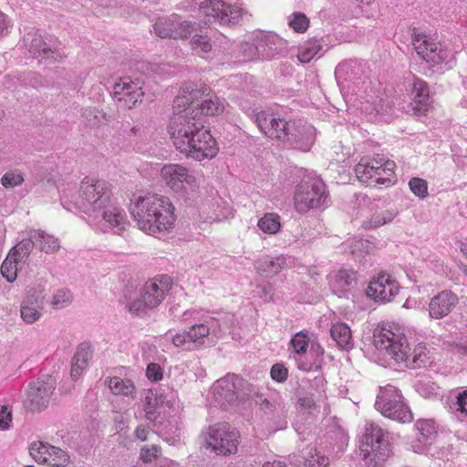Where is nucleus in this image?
<instances>
[{"mask_svg": "<svg viewBox=\"0 0 467 467\" xmlns=\"http://www.w3.org/2000/svg\"><path fill=\"white\" fill-rule=\"evenodd\" d=\"M59 192L62 206L82 214L98 231L120 234L129 226L125 210L112 197L109 183L103 180L86 177L79 186L67 183Z\"/></svg>", "mask_w": 467, "mask_h": 467, "instance_id": "nucleus-1", "label": "nucleus"}, {"mask_svg": "<svg viewBox=\"0 0 467 467\" xmlns=\"http://www.w3.org/2000/svg\"><path fill=\"white\" fill-rule=\"evenodd\" d=\"M130 212L140 231L160 239L173 231L177 219L170 198L153 192L134 194L130 199Z\"/></svg>", "mask_w": 467, "mask_h": 467, "instance_id": "nucleus-2", "label": "nucleus"}, {"mask_svg": "<svg viewBox=\"0 0 467 467\" xmlns=\"http://www.w3.org/2000/svg\"><path fill=\"white\" fill-rule=\"evenodd\" d=\"M255 121L265 136L282 142L285 146L306 152L314 144L316 130L306 121H286L270 109L257 112Z\"/></svg>", "mask_w": 467, "mask_h": 467, "instance_id": "nucleus-3", "label": "nucleus"}, {"mask_svg": "<svg viewBox=\"0 0 467 467\" xmlns=\"http://www.w3.org/2000/svg\"><path fill=\"white\" fill-rule=\"evenodd\" d=\"M375 348L388 355L398 364L415 368L426 366L430 360V351L425 345L419 344L411 351L402 329L393 324L378 327L373 334Z\"/></svg>", "mask_w": 467, "mask_h": 467, "instance_id": "nucleus-4", "label": "nucleus"}, {"mask_svg": "<svg viewBox=\"0 0 467 467\" xmlns=\"http://www.w3.org/2000/svg\"><path fill=\"white\" fill-rule=\"evenodd\" d=\"M183 321L192 323L187 331L171 335V340L175 347L186 348H201L213 344L229 328L226 321L212 316L202 309H190L183 313Z\"/></svg>", "mask_w": 467, "mask_h": 467, "instance_id": "nucleus-5", "label": "nucleus"}, {"mask_svg": "<svg viewBox=\"0 0 467 467\" xmlns=\"http://www.w3.org/2000/svg\"><path fill=\"white\" fill-rule=\"evenodd\" d=\"M195 108L194 103L182 108H175L173 104L174 113L167 126V132L172 145L185 156L195 140V134L205 124L201 114L194 113Z\"/></svg>", "mask_w": 467, "mask_h": 467, "instance_id": "nucleus-6", "label": "nucleus"}, {"mask_svg": "<svg viewBox=\"0 0 467 467\" xmlns=\"http://www.w3.org/2000/svg\"><path fill=\"white\" fill-rule=\"evenodd\" d=\"M411 43L419 57L432 72L442 74L454 67V52L434 36L414 29Z\"/></svg>", "mask_w": 467, "mask_h": 467, "instance_id": "nucleus-7", "label": "nucleus"}, {"mask_svg": "<svg viewBox=\"0 0 467 467\" xmlns=\"http://www.w3.org/2000/svg\"><path fill=\"white\" fill-rule=\"evenodd\" d=\"M160 176L165 185L184 201L198 203L202 194L200 179L186 166L165 164L160 170Z\"/></svg>", "mask_w": 467, "mask_h": 467, "instance_id": "nucleus-8", "label": "nucleus"}, {"mask_svg": "<svg viewBox=\"0 0 467 467\" xmlns=\"http://www.w3.org/2000/svg\"><path fill=\"white\" fill-rule=\"evenodd\" d=\"M195 112L204 116H213L223 110V101L213 93L209 87L201 85L199 88L192 83L185 84L181 88L180 94L174 99L175 108L186 107L193 104Z\"/></svg>", "mask_w": 467, "mask_h": 467, "instance_id": "nucleus-9", "label": "nucleus"}, {"mask_svg": "<svg viewBox=\"0 0 467 467\" xmlns=\"http://www.w3.org/2000/svg\"><path fill=\"white\" fill-rule=\"evenodd\" d=\"M361 451L368 467H381L392 453L389 433L374 422H367Z\"/></svg>", "mask_w": 467, "mask_h": 467, "instance_id": "nucleus-10", "label": "nucleus"}, {"mask_svg": "<svg viewBox=\"0 0 467 467\" xmlns=\"http://www.w3.org/2000/svg\"><path fill=\"white\" fill-rule=\"evenodd\" d=\"M393 161L377 155L372 159H362L355 167L358 180L369 186H389L394 182Z\"/></svg>", "mask_w": 467, "mask_h": 467, "instance_id": "nucleus-11", "label": "nucleus"}, {"mask_svg": "<svg viewBox=\"0 0 467 467\" xmlns=\"http://www.w3.org/2000/svg\"><path fill=\"white\" fill-rule=\"evenodd\" d=\"M295 208L300 213L327 205L326 185L318 177H308L297 185L294 195Z\"/></svg>", "mask_w": 467, "mask_h": 467, "instance_id": "nucleus-12", "label": "nucleus"}, {"mask_svg": "<svg viewBox=\"0 0 467 467\" xmlns=\"http://www.w3.org/2000/svg\"><path fill=\"white\" fill-rule=\"evenodd\" d=\"M261 418L257 423L258 433L265 437L286 428V409L277 396L264 399L260 403Z\"/></svg>", "mask_w": 467, "mask_h": 467, "instance_id": "nucleus-13", "label": "nucleus"}, {"mask_svg": "<svg viewBox=\"0 0 467 467\" xmlns=\"http://www.w3.org/2000/svg\"><path fill=\"white\" fill-rule=\"evenodd\" d=\"M239 432L226 422L210 426L204 434L207 448L221 456L235 454L239 445Z\"/></svg>", "mask_w": 467, "mask_h": 467, "instance_id": "nucleus-14", "label": "nucleus"}, {"mask_svg": "<svg viewBox=\"0 0 467 467\" xmlns=\"http://www.w3.org/2000/svg\"><path fill=\"white\" fill-rule=\"evenodd\" d=\"M375 407L382 415L397 421L406 423L412 420L410 408L404 403L399 389L392 385L380 388Z\"/></svg>", "mask_w": 467, "mask_h": 467, "instance_id": "nucleus-15", "label": "nucleus"}, {"mask_svg": "<svg viewBox=\"0 0 467 467\" xmlns=\"http://www.w3.org/2000/svg\"><path fill=\"white\" fill-rule=\"evenodd\" d=\"M199 15L206 19L205 24L211 18L218 20L222 24L238 23L244 15V10L238 5H230L227 0H196Z\"/></svg>", "mask_w": 467, "mask_h": 467, "instance_id": "nucleus-16", "label": "nucleus"}, {"mask_svg": "<svg viewBox=\"0 0 467 467\" xmlns=\"http://www.w3.org/2000/svg\"><path fill=\"white\" fill-rule=\"evenodd\" d=\"M243 379L234 374H227L216 380L211 387L207 400L210 406L226 409L238 399Z\"/></svg>", "mask_w": 467, "mask_h": 467, "instance_id": "nucleus-17", "label": "nucleus"}, {"mask_svg": "<svg viewBox=\"0 0 467 467\" xmlns=\"http://www.w3.org/2000/svg\"><path fill=\"white\" fill-rule=\"evenodd\" d=\"M154 33L161 38L183 39L193 30V24L178 15L159 17L153 25Z\"/></svg>", "mask_w": 467, "mask_h": 467, "instance_id": "nucleus-18", "label": "nucleus"}, {"mask_svg": "<svg viewBox=\"0 0 467 467\" xmlns=\"http://www.w3.org/2000/svg\"><path fill=\"white\" fill-rule=\"evenodd\" d=\"M260 60L278 58L285 53L287 41L273 31L254 32Z\"/></svg>", "mask_w": 467, "mask_h": 467, "instance_id": "nucleus-19", "label": "nucleus"}, {"mask_svg": "<svg viewBox=\"0 0 467 467\" xmlns=\"http://www.w3.org/2000/svg\"><path fill=\"white\" fill-rule=\"evenodd\" d=\"M56 387V379L51 376H44L28 385L26 403L31 410H42L49 403Z\"/></svg>", "mask_w": 467, "mask_h": 467, "instance_id": "nucleus-20", "label": "nucleus"}, {"mask_svg": "<svg viewBox=\"0 0 467 467\" xmlns=\"http://www.w3.org/2000/svg\"><path fill=\"white\" fill-rule=\"evenodd\" d=\"M29 452L34 461L39 464L64 467L69 462V456L65 451L42 441L32 443Z\"/></svg>", "mask_w": 467, "mask_h": 467, "instance_id": "nucleus-21", "label": "nucleus"}, {"mask_svg": "<svg viewBox=\"0 0 467 467\" xmlns=\"http://www.w3.org/2000/svg\"><path fill=\"white\" fill-rule=\"evenodd\" d=\"M218 151V144L204 124L203 128L195 134V140L192 143L186 157L196 161H209L213 159Z\"/></svg>", "mask_w": 467, "mask_h": 467, "instance_id": "nucleus-22", "label": "nucleus"}, {"mask_svg": "<svg viewBox=\"0 0 467 467\" xmlns=\"http://www.w3.org/2000/svg\"><path fill=\"white\" fill-rule=\"evenodd\" d=\"M400 288L399 283L390 275L379 274L369 282L366 295L376 302L386 303L398 295Z\"/></svg>", "mask_w": 467, "mask_h": 467, "instance_id": "nucleus-23", "label": "nucleus"}, {"mask_svg": "<svg viewBox=\"0 0 467 467\" xmlns=\"http://www.w3.org/2000/svg\"><path fill=\"white\" fill-rule=\"evenodd\" d=\"M144 95L142 84L130 78H120L113 86V97L125 109H131L140 101Z\"/></svg>", "mask_w": 467, "mask_h": 467, "instance_id": "nucleus-24", "label": "nucleus"}, {"mask_svg": "<svg viewBox=\"0 0 467 467\" xmlns=\"http://www.w3.org/2000/svg\"><path fill=\"white\" fill-rule=\"evenodd\" d=\"M45 296L42 290L31 288L21 303L20 316L26 324H34L43 316Z\"/></svg>", "mask_w": 467, "mask_h": 467, "instance_id": "nucleus-25", "label": "nucleus"}, {"mask_svg": "<svg viewBox=\"0 0 467 467\" xmlns=\"http://www.w3.org/2000/svg\"><path fill=\"white\" fill-rule=\"evenodd\" d=\"M171 286V278L168 275H160L146 282L140 293L146 304L154 308L162 302Z\"/></svg>", "mask_w": 467, "mask_h": 467, "instance_id": "nucleus-26", "label": "nucleus"}, {"mask_svg": "<svg viewBox=\"0 0 467 467\" xmlns=\"http://www.w3.org/2000/svg\"><path fill=\"white\" fill-rule=\"evenodd\" d=\"M327 278L332 292L339 298H349L353 295L357 283L354 272L339 269L330 273Z\"/></svg>", "mask_w": 467, "mask_h": 467, "instance_id": "nucleus-27", "label": "nucleus"}, {"mask_svg": "<svg viewBox=\"0 0 467 467\" xmlns=\"http://www.w3.org/2000/svg\"><path fill=\"white\" fill-rule=\"evenodd\" d=\"M311 387L316 389L317 395L312 393L310 396L300 398L298 404L300 408L309 410L310 413H314L317 409H323V415H327L329 412L328 406L326 402V380L323 377H316L311 384Z\"/></svg>", "mask_w": 467, "mask_h": 467, "instance_id": "nucleus-28", "label": "nucleus"}, {"mask_svg": "<svg viewBox=\"0 0 467 467\" xmlns=\"http://www.w3.org/2000/svg\"><path fill=\"white\" fill-rule=\"evenodd\" d=\"M458 303V296L449 290L440 292L429 303V315L441 319L448 316Z\"/></svg>", "mask_w": 467, "mask_h": 467, "instance_id": "nucleus-29", "label": "nucleus"}, {"mask_svg": "<svg viewBox=\"0 0 467 467\" xmlns=\"http://www.w3.org/2000/svg\"><path fill=\"white\" fill-rule=\"evenodd\" d=\"M298 369L302 371L318 370L324 363V348L318 342H313L300 360L294 359Z\"/></svg>", "mask_w": 467, "mask_h": 467, "instance_id": "nucleus-30", "label": "nucleus"}, {"mask_svg": "<svg viewBox=\"0 0 467 467\" xmlns=\"http://www.w3.org/2000/svg\"><path fill=\"white\" fill-rule=\"evenodd\" d=\"M25 41H30L28 46L29 53L34 57L42 59L49 60H59L62 58V55L57 50L51 49L46 42L43 41L42 37L36 35H28Z\"/></svg>", "mask_w": 467, "mask_h": 467, "instance_id": "nucleus-31", "label": "nucleus"}, {"mask_svg": "<svg viewBox=\"0 0 467 467\" xmlns=\"http://www.w3.org/2000/svg\"><path fill=\"white\" fill-rule=\"evenodd\" d=\"M290 258L285 256L271 257L262 256L255 263L257 272L265 277H273L278 274L286 265Z\"/></svg>", "mask_w": 467, "mask_h": 467, "instance_id": "nucleus-32", "label": "nucleus"}, {"mask_svg": "<svg viewBox=\"0 0 467 467\" xmlns=\"http://www.w3.org/2000/svg\"><path fill=\"white\" fill-rule=\"evenodd\" d=\"M106 383L110 392L115 396H122L130 399L136 397V387L134 382L130 379L120 377H109L106 379Z\"/></svg>", "mask_w": 467, "mask_h": 467, "instance_id": "nucleus-33", "label": "nucleus"}, {"mask_svg": "<svg viewBox=\"0 0 467 467\" xmlns=\"http://www.w3.org/2000/svg\"><path fill=\"white\" fill-rule=\"evenodd\" d=\"M330 335L337 346L345 350H349L354 346L350 327L343 322L333 323L330 328Z\"/></svg>", "mask_w": 467, "mask_h": 467, "instance_id": "nucleus-34", "label": "nucleus"}, {"mask_svg": "<svg viewBox=\"0 0 467 467\" xmlns=\"http://www.w3.org/2000/svg\"><path fill=\"white\" fill-rule=\"evenodd\" d=\"M91 348L88 344H82L78 347L76 354L72 359L70 375L74 379H77L83 373L87 368L89 359L91 358Z\"/></svg>", "mask_w": 467, "mask_h": 467, "instance_id": "nucleus-35", "label": "nucleus"}, {"mask_svg": "<svg viewBox=\"0 0 467 467\" xmlns=\"http://www.w3.org/2000/svg\"><path fill=\"white\" fill-rule=\"evenodd\" d=\"M416 427L420 432L419 441L421 446L414 447L415 451L422 453L426 451L427 446L431 444L436 437V428L434 421L431 420H420L416 423Z\"/></svg>", "mask_w": 467, "mask_h": 467, "instance_id": "nucleus-36", "label": "nucleus"}, {"mask_svg": "<svg viewBox=\"0 0 467 467\" xmlns=\"http://www.w3.org/2000/svg\"><path fill=\"white\" fill-rule=\"evenodd\" d=\"M449 408L459 420H467V388L456 390L451 394Z\"/></svg>", "mask_w": 467, "mask_h": 467, "instance_id": "nucleus-37", "label": "nucleus"}, {"mask_svg": "<svg viewBox=\"0 0 467 467\" xmlns=\"http://www.w3.org/2000/svg\"><path fill=\"white\" fill-rule=\"evenodd\" d=\"M361 71V65L354 60L344 61L338 64L335 69V77L338 83L354 81Z\"/></svg>", "mask_w": 467, "mask_h": 467, "instance_id": "nucleus-38", "label": "nucleus"}, {"mask_svg": "<svg viewBox=\"0 0 467 467\" xmlns=\"http://www.w3.org/2000/svg\"><path fill=\"white\" fill-rule=\"evenodd\" d=\"M32 237L36 241V247L46 254L55 253L60 247V242L57 238L41 230H32Z\"/></svg>", "mask_w": 467, "mask_h": 467, "instance_id": "nucleus-39", "label": "nucleus"}, {"mask_svg": "<svg viewBox=\"0 0 467 467\" xmlns=\"http://www.w3.org/2000/svg\"><path fill=\"white\" fill-rule=\"evenodd\" d=\"M314 341H310L308 336L303 331L296 333L290 341L289 358L300 360L301 355L310 348V345Z\"/></svg>", "mask_w": 467, "mask_h": 467, "instance_id": "nucleus-40", "label": "nucleus"}, {"mask_svg": "<svg viewBox=\"0 0 467 467\" xmlns=\"http://www.w3.org/2000/svg\"><path fill=\"white\" fill-rule=\"evenodd\" d=\"M211 205L214 221L226 220L234 215L231 203L219 195L212 198Z\"/></svg>", "mask_w": 467, "mask_h": 467, "instance_id": "nucleus-41", "label": "nucleus"}, {"mask_svg": "<svg viewBox=\"0 0 467 467\" xmlns=\"http://www.w3.org/2000/svg\"><path fill=\"white\" fill-rule=\"evenodd\" d=\"M322 49L317 39H310L298 47L297 59L301 63H308L315 58Z\"/></svg>", "mask_w": 467, "mask_h": 467, "instance_id": "nucleus-42", "label": "nucleus"}, {"mask_svg": "<svg viewBox=\"0 0 467 467\" xmlns=\"http://www.w3.org/2000/svg\"><path fill=\"white\" fill-rule=\"evenodd\" d=\"M260 231L267 234H275L281 228L280 216L275 213H267L258 220Z\"/></svg>", "mask_w": 467, "mask_h": 467, "instance_id": "nucleus-43", "label": "nucleus"}, {"mask_svg": "<svg viewBox=\"0 0 467 467\" xmlns=\"http://www.w3.org/2000/svg\"><path fill=\"white\" fill-rule=\"evenodd\" d=\"M396 213L393 211H381L371 215L363 222L362 226L367 230L376 229L393 221Z\"/></svg>", "mask_w": 467, "mask_h": 467, "instance_id": "nucleus-44", "label": "nucleus"}, {"mask_svg": "<svg viewBox=\"0 0 467 467\" xmlns=\"http://www.w3.org/2000/svg\"><path fill=\"white\" fill-rule=\"evenodd\" d=\"M19 263L22 262L18 260L16 254H8L2 263L1 274L8 282L12 283L16 279Z\"/></svg>", "mask_w": 467, "mask_h": 467, "instance_id": "nucleus-45", "label": "nucleus"}, {"mask_svg": "<svg viewBox=\"0 0 467 467\" xmlns=\"http://www.w3.org/2000/svg\"><path fill=\"white\" fill-rule=\"evenodd\" d=\"M145 418L147 420L154 421L162 412L160 404L159 397L157 395H149L146 397L144 404Z\"/></svg>", "mask_w": 467, "mask_h": 467, "instance_id": "nucleus-46", "label": "nucleus"}, {"mask_svg": "<svg viewBox=\"0 0 467 467\" xmlns=\"http://www.w3.org/2000/svg\"><path fill=\"white\" fill-rule=\"evenodd\" d=\"M158 397L163 413L176 412L180 410V400L177 392L171 390L160 394Z\"/></svg>", "mask_w": 467, "mask_h": 467, "instance_id": "nucleus-47", "label": "nucleus"}, {"mask_svg": "<svg viewBox=\"0 0 467 467\" xmlns=\"http://www.w3.org/2000/svg\"><path fill=\"white\" fill-rule=\"evenodd\" d=\"M309 18L301 12H294L287 17V25L294 32L305 33L309 27Z\"/></svg>", "mask_w": 467, "mask_h": 467, "instance_id": "nucleus-48", "label": "nucleus"}, {"mask_svg": "<svg viewBox=\"0 0 467 467\" xmlns=\"http://www.w3.org/2000/svg\"><path fill=\"white\" fill-rule=\"evenodd\" d=\"M34 246H36V241L33 239L32 231H30L28 238L17 244L9 254H16L18 260L23 263L28 257Z\"/></svg>", "mask_w": 467, "mask_h": 467, "instance_id": "nucleus-49", "label": "nucleus"}, {"mask_svg": "<svg viewBox=\"0 0 467 467\" xmlns=\"http://www.w3.org/2000/svg\"><path fill=\"white\" fill-rule=\"evenodd\" d=\"M414 100L419 104L420 109H422L424 107L428 105L429 101V88L425 81L417 79L413 84V91H412Z\"/></svg>", "mask_w": 467, "mask_h": 467, "instance_id": "nucleus-50", "label": "nucleus"}, {"mask_svg": "<svg viewBox=\"0 0 467 467\" xmlns=\"http://www.w3.org/2000/svg\"><path fill=\"white\" fill-rule=\"evenodd\" d=\"M348 248L350 253L353 254L361 255L362 254H369L372 253L378 246L364 239H357L353 238L348 242Z\"/></svg>", "mask_w": 467, "mask_h": 467, "instance_id": "nucleus-51", "label": "nucleus"}, {"mask_svg": "<svg viewBox=\"0 0 467 467\" xmlns=\"http://www.w3.org/2000/svg\"><path fill=\"white\" fill-rule=\"evenodd\" d=\"M240 52L243 54L244 60L259 59V49L254 38V33L240 44Z\"/></svg>", "mask_w": 467, "mask_h": 467, "instance_id": "nucleus-52", "label": "nucleus"}, {"mask_svg": "<svg viewBox=\"0 0 467 467\" xmlns=\"http://www.w3.org/2000/svg\"><path fill=\"white\" fill-rule=\"evenodd\" d=\"M72 294L67 289H57L52 296L50 304L56 309H62L68 306L72 302Z\"/></svg>", "mask_w": 467, "mask_h": 467, "instance_id": "nucleus-53", "label": "nucleus"}, {"mask_svg": "<svg viewBox=\"0 0 467 467\" xmlns=\"http://www.w3.org/2000/svg\"><path fill=\"white\" fill-rule=\"evenodd\" d=\"M191 45L192 49L202 57H204L213 49L211 38L203 35L193 36Z\"/></svg>", "mask_w": 467, "mask_h": 467, "instance_id": "nucleus-54", "label": "nucleus"}, {"mask_svg": "<svg viewBox=\"0 0 467 467\" xmlns=\"http://www.w3.org/2000/svg\"><path fill=\"white\" fill-rule=\"evenodd\" d=\"M304 458L305 465L308 467H326L328 465V458L324 455H320L315 448H311Z\"/></svg>", "mask_w": 467, "mask_h": 467, "instance_id": "nucleus-55", "label": "nucleus"}, {"mask_svg": "<svg viewBox=\"0 0 467 467\" xmlns=\"http://www.w3.org/2000/svg\"><path fill=\"white\" fill-rule=\"evenodd\" d=\"M24 176L19 171H6L1 178V183L5 188H14L21 185Z\"/></svg>", "mask_w": 467, "mask_h": 467, "instance_id": "nucleus-56", "label": "nucleus"}, {"mask_svg": "<svg viewBox=\"0 0 467 467\" xmlns=\"http://www.w3.org/2000/svg\"><path fill=\"white\" fill-rule=\"evenodd\" d=\"M410 191L418 197L423 199L428 195V183L425 180L415 177L410 180Z\"/></svg>", "mask_w": 467, "mask_h": 467, "instance_id": "nucleus-57", "label": "nucleus"}, {"mask_svg": "<svg viewBox=\"0 0 467 467\" xmlns=\"http://www.w3.org/2000/svg\"><path fill=\"white\" fill-rule=\"evenodd\" d=\"M13 421V409L8 404L0 406V430L6 431L12 426Z\"/></svg>", "mask_w": 467, "mask_h": 467, "instance_id": "nucleus-58", "label": "nucleus"}, {"mask_svg": "<svg viewBox=\"0 0 467 467\" xmlns=\"http://www.w3.org/2000/svg\"><path fill=\"white\" fill-rule=\"evenodd\" d=\"M160 452L161 449L157 445L144 446L140 450V458L145 463L151 462Z\"/></svg>", "mask_w": 467, "mask_h": 467, "instance_id": "nucleus-59", "label": "nucleus"}, {"mask_svg": "<svg viewBox=\"0 0 467 467\" xmlns=\"http://www.w3.org/2000/svg\"><path fill=\"white\" fill-rule=\"evenodd\" d=\"M128 308L130 312L140 315L141 313L146 312L148 309H151L150 306L146 304V301L142 297L140 294V296L128 304Z\"/></svg>", "mask_w": 467, "mask_h": 467, "instance_id": "nucleus-60", "label": "nucleus"}, {"mask_svg": "<svg viewBox=\"0 0 467 467\" xmlns=\"http://www.w3.org/2000/svg\"><path fill=\"white\" fill-rule=\"evenodd\" d=\"M270 374L274 380L283 382L287 379L288 370L282 364H275L271 368Z\"/></svg>", "mask_w": 467, "mask_h": 467, "instance_id": "nucleus-61", "label": "nucleus"}, {"mask_svg": "<svg viewBox=\"0 0 467 467\" xmlns=\"http://www.w3.org/2000/svg\"><path fill=\"white\" fill-rule=\"evenodd\" d=\"M146 375L152 381H159L162 379V369L159 364L150 363L147 367Z\"/></svg>", "mask_w": 467, "mask_h": 467, "instance_id": "nucleus-62", "label": "nucleus"}, {"mask_svg": "<svg viewBox=\"0 0 467 467\" xmlns=\"http://www.w3.org/2000/svg\"><path fill=\"white\" fill-rule=\"evenodd\" d=\"M98 112L94 109H86L82 113V117L86 119L87 124L95 126L99 122Z\"/></svg>", "mask_w": 467, "mask_h": 467, "instance_id": "nucleus-63", "label": "nucleus"}, {"mask_svg": "<svg viewBox=\"0 0 467 467\" xmlns=\"http://www.w3.org/2000/svg\"><path fill=\"white\" fill-rule=\"evenodd\" d=\"M362 109L372 114L374 111L376 114H382L384 109L383 105L381 104V100L379 103H374L373 106L368 105L367 102L366 105L362 106Z\"/></svg>", "mask_w": 467, "mask_h": 467, "instance_id": "nucleus-64", "label": "nucleus"}]
</instances>
